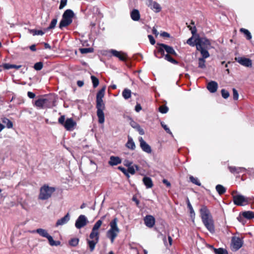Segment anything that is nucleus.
I'll use <instances>...</instances> for the list:
<instances>
[{"mask_svg": "<svg viewBox=\"0 0 254 254\" xmlns=\"http://www.w3.org/2000/svg\"><path fill=\"white\" fill-rule=\"evenodd\" d=\"M157 45L156 50L154 51V54L156 58L161 59L164 57L165 60L172 64H179V62L172 57V56L175 57L178 56L172 46L159 43L157 44Z\"/></svg>", "mask_w": 254, "mask_h": 254, "instance_id": "1", "label": "nucleus"}, {"mask_svg": "<svg viewBox=\"0 0 254 254\" xmlns=\"http://www.w3.org/2000/svg\"><path fill=\"white\" fill-rule=\"evenodd\" d=\"M105 87L102 88L96 95L97 116L98 118V123L103 124L105 122V115L104 110L105 109V105L102 98L104 97L105 91Z\"/></svg>", "mask_w": 254, "mask_h": 254, "instance_id": "2", "label": "nucleus"}, {"mask_svg": "<svg viewBox=\"0 0 254 254\" xmlns=\"http://www.w3.org/2000/svg\"><path fill=\"white\" fill-rule=\"evenodd\" d=\"M202 221L207 229L211 233L215 232L214 222L209 210L202 205L199 210Z\"/></svg>", "mask_w": 254, "mask_h": 254, "instance_id": "3", "label": "nucleus"}, {"mask_svg": "<svg viewBox=\"0 0 254 254\" xmlns=\"http://www.w3.org/2000/svg\"><path fill=\"white\" fill-rule=\"evenodd\" d=\"M196 41V50L200 52L202 57H209L210 54L208 51L212 48L210 41L205 37H201L197 35Z\"/></svg>", "mask_w": 254, "mask_h": 254, "instance_id": "4", "label": "nucleus"}, {"mask_svg": "<svg viewBox=\"0 0 254 254\" xmlns=\"http://www.w3.org/2000/svg\"><path fill=\"white\" fill-rule=\"evenodd\" d=\"M55 191V187H50L47 184H44L40 188L38 198L41 200H48L52 197Z\"/></svg>", "mask_w": 254, "mask_h": 254, "instance_id": "5", "label": "nucleus"}, {"mask_svg": "<svg viewBox=\"0 0 254 254\" xmlns=\"http://www.w3.org/2000/svg\"><path fill=\"white\" fill-rule=\"evenodd\" d=\"M118 219L117 217L114 218L110 222V229L107 231V236L109 238L111 242L113 243L115 238L117 237L118 234L120 232V229L118 227L117 223Z\"/></svg>", "mask_w": 254, "mask_h": 254, "instance_id": "6", "label": "nucleus"}, {"mask_svg": "<svg viewBox=\"0 0 254 254\" xmlns=\"http://www.w3.org/2000/svg\"><path fill=\"white\" fill-rule=\"evenodd\" d=\"M74 14L71 9H66L63 14L62 19L59 24V28L62 29L69 25L72 22Z\"/></svg>", "mask_w": 254, "mask_h": 254, "instance_id": "7", "label": "nucleus"}, {"mask_svg": "<svg viewBox=\"0 0 254 254\" xmlns=\"http://www.w3.org/2000/svg\"><path fill=\"white\" fill-rule=\"evenodd\" d=\"M58 123L64 126L68 131L73 130L76 126V123L71 118H67L65 121V116L62 115L58 119Z\"/></svg>", "mask_w": 254, "mask_h": 254, "instance_id": "8", "label": "nucleus"}, {"mask_svg": "<svg viewBox=\"0 0 254 254\" xmlns=\"http://www.w3.org/2000/svg\"><path fill=\"white\" fill-rule=\"evenodd\" d=\"M254 199V197H245L241 194L233 195V201L234 203L238 206L245 205L249 203Z\"/></svg>", "mask_w": 254, "mask_h": 254, "instance_id": "9", "label": "nucleus"}, {"mask_svg": "<svg viewBox=\"0 0 254 254\" xmlns=\"http://www.w3.org/2000/svg\"><path fill=\"white\" fill-rule=\"evenodd\" d=\"M244 243L242 238L233 237L231 240V250L236 252L239 250Z\"/></svg>", "mask_w": 254, "mask_h": 254, "instance_id": "10", "label": "nucleus"}, {"mask_svg": "<svg viewBox=\"0 0 254 254\" xmlns=\"http://www.w3.org/2000/svg\"><path fill=\"white\" fill-rule=\"evenodd\" d=\"M106 216L104 215L101 217V219L98 220L94 225L91 232L89 235V238H92L95 236L100 235L99 229L101 227L103 223V220L105 218Z\"/></svg>", "mask_w": 254, "mask_h": 254, "instance_id": "11", "label": "nucleus"}, {"mask_svg": "<svg viewBox=\"0 0 254 254\" xmlns=\"http://www.w3.org/2000/svg\"><path fill=\"white\" fill-rule=\"evenodd\" d=\"M88 222L87 218L83 215H80L77 219L75 226L77 229H81L85 226Z\"/></svg>", "mask_w": 254, "mask_h": 254, "instance_id": "12", "label": "nucleus"}, {"mask_svg": "<svg viewBox=\"0 0 254 254\" xmlns=\"http://www.w3.org/2000/svg\"><path fill=\"white\" fill-rule=\"evenodd\" d=\"M138 140L140 143V147L142 150L146 153H151L152 152L151 146L144 140L143 138L139 137Z\"/></svg>", "mask_w": 254, "mask_h": 254, "instance_id": "13", "label": "nucleus"}, {"mask_svg": "<svg viewBox=\"0 0 254 254\" xmlns=\"http://www.w3.org/2000/svg\"><path fill=\"white\" fill-rule=\"evenodd\" d=\"M241 215H242V216L243 217L246 218L248 219H251L254 218V212H252L251 211H247L243 212L242 213V214H240V215L237 217L238 220L239 221H240V222L243 223V224H244L243 219L242 217V216H241Z\"/></svg>", "mask_w": 254, "mask_h": 254, "instance_id": "14", "label": "nucleus"}, {"mask_svg": "<svg viewBox=\"0 0 254 254\" xmlns=\"http://www.w3.org/2000/svg\"><path fill=\"white\" fill-rule=\"evenodd\" d=\"M235 60L240 64L246 67H250L252 65V61L248 58L244 57L236 58Z\"/></svg>", "mask_w": 254, "mask_h": 254, "instance_id": "15", "label": "nucleus"}, {"mask_svg": "<svg viewBox=\"0 0 254 254\" xmlns=\"http://www.w3.org/2000/svg\"><path fill=\"white\" fill-rule=\"evenodd\" d=\"M90 239H91V240H87V244L89 247L90 252H93L95 249L96 245L99 242V236H95Z\"/></svg>", "mask_w": 254, "mask_h": 254, "instance_id": "16", "label": "nucleus"}, {"mask_svg": "<svg viewBox=\"0 0 254 254\" xmlns=\"http://www.w3.org/2000/svg\"><path fill=\"white\" fill-rule=\"evenodd\" d=\"M144 221L147 227L152 228L155 225V219L153 216L148 215L144 218Z\"/></svg>", "mask_w": 254, "mask_h": 254, "instance_id": "17", "label": "nucleus"}, {"mask_svg": "<svg viewBox=\"0 0 254 254\" xmlns=\"http://www.w3.org/2000/svg\"><path fill=\"white\" fill-rule=\"evenodd\" d=\"M111 53L113 56L118 58L122 61H126L127 58V55L122 52H119L115 50H112Z\"/></svg>", "mask_w": 254, "mask_h": 254, "instance_id": "18", "label": "nucleus"}, {"mask_svg": "<svg viewBox=\"0 0 254 254\" xmlns=\"http://www.w3.org/2000/svg\"><path fill=\"white\" fill-rule=\"evenodd\" d=\"M228 169L233 174H237L240 173L245 172L246 169L243 167H238L235 166H229Z\"/></svg>", "mask_w": 254, "mask_h": 254, "instance_id": "19", "label": "nucleus"}, {"mask_svg": "<svg viewBox=\"0 0 254 254\" xmlns=\"http://www.w3.org/2000/svg\"><path fill=\"white\" fill-rule=\"evenodd\" d=\"M122 163V159L118 156H111L108 164L111 166H116Z\"/></svg>", "mask_w": 254, "mask_h": 254, "instance_id": "20", "label": "nucleus"}, {"mask_svg": "<svg viewBox=\"0 0 254 254\" xmlns=\"http://www.w3.org/2000/svg\"><path fill=\"white\" fill-rule=\"evenodd\" d=\"M218 83L214 81H211L207 85V88L211 93H215L218 89Z\"/></svg>", "mask_w": 254, "mask_h": 254, "instance_id": "21", "label": "nucleus"}, {"mask_svg": "<svg viewBox=\"0 0 254 254\" xmlns=\"http://www.w3.org/2000/svg\"><path fill=\"white\" fill-rule=\"evenodd\" d=\"M47 101V99L40 98L35 101L34 105L39 109H43Z\"/></svg>", "mask_w": 254, "mask_h": 254, "instance_id": "22", "label": "nucleus"}, {"mask_svg": "<svg viewBox=\"0 0 254 254\" xmlns=\"http://www.w3.org/2000/svg\"><path fill=\"white\" fill-rule=\"evenodd\" d=\"M69 214L68 213H67L64 217L58 220V221L56 222V226L65 224L69 220Z\"/></svg>", "mask_w": 254, "mask_h": 254, "instance_id": "23", "label": "nucleus"}, {"mask_svg": "<svg viewBox=\"0 0 254 254\" xmlns=\"http://www.w3.org/2000/svg\"><path fill=\"white\" fill-rule=\"evenodd\" d=\"M142 181L147 189L151 188L153 186V182L151 179L149 177L145 176L143 177Z\"/></svg>", "mask_w": 254, "mask_h": 254, "instance_id": "24", "label": "nucleus"}, {"mask_svg": "<svg viewBox=\"0 0 254 254\" xmlns=\"http://www.w3.org/2000/svg\"><path fill=\"white\" fill-rule=\"evenodd\" d=\"M126 146L128 148L131 150H134L135 149V144L132 138L129 136H128L127 137V141L126 144Z\"/></svg>", "mask_w": 254, "mask_h": 254, "instance_id": "25", "label": "nucleus"}, {"mask_svg": "<svg viewBox=\"0 0 254 254\" xmlns=\"http://www.w3.org/2000/svg\"><path fill=\"white\" fill-rule=\"evenodd\" d=\"M31 233H38L40 236L44 237L47 238L49 234H48L47 231L45 229H43L42 228H39L35 230H33L31 231Z\"/></svg>", "mask_w": 254, "mask_h": 254, "instance_id": "26", "label": "nucleus"}, {"mask_svg": "<svg viewBox=\"0 0 254 254\" xmlns=\"http://www.w3.org/2000/svg\"><path fill=\"white\" fill-rule=\"evenodd\" d=\"M130 17L134 21H138L140 17L139 11L137 9H134L130 12Z\"/></svg>", "mask_w": 254, "mask_h": 254, "instance_id": "27", "label": "nucleus"}, {"mask_svg": "<svg viewBox=\"0 0 254 254\" xmlns=\"http://www.w3.org/2000/svg\"><path fill=\"white\" fill-rule=\"evenodd\" d=\"M1 66L4 69H9L10 68H15L16 69H18L22 66L21 65H15V64H12L8 63H5L1 65Z\"/></svg>", "mask_w": 254, "mask_h": 254, "instance_id": "28", "label": "nucleus"}, {"mask_svg": "<svg viewBox=\"0 0 254 254\" xmlns=\"http://www.w3.org/2000/svg\"><path fill=\"white\" fill-rule=\"evenodd\" d=\"M150 8L156 13L159 12L161 10L160 5L156 1H152Z\"/></svg>", "mask_w": 254, "mask_h": 254, "instance_id": "29", "label": "nucleus"}, {"mask_svg": "<svg viewBox=\"0 0 254 254\" xmlns=\"http://www.w3.org/2000/svg\"><path fill=\"white\" fill-rule=\"evenodd\" d=\"M216 190L219 195H222L226 191V189L221 185H217L216 186Z\"/></svg>", "mask_w": 254, "mask_h": 254, "instance_id": "30", "label": "nucleus"}, {"mask_svg": "<svg viewBox=\"0 0 254 254\" xmlns=\"http://www.w3.org/2000/svg\"><path fill=\"white\" fill-rule=\"evenodd\" d=\"M240 31L241 33H243L244 34H245L246 38L247 40H250L252 39V35H251L250 32L248 30L243 28H242L240 29Z\"/></svg>", "mask_w": 254, "mask_h": 254, "instance_id": "31", "label": "nucleus"}, {"mask_svg": "<svg viewBox=\"0 0 254 254\" xmlns=\"http://www.w3.org/2000/svg\"><path fill=\"white\" fill-rule=\"evenodd\" d=\"M122 95L125 99H128L131 97V90L127 88L125 89L122 92Z\"/></svg>", "mask_w": 254, "mask_h": 254, "instance_id": "32", "label": "nucleus"}, {"mask_svg": "<svg viewBox=\"0 0 254 254\" xmlns=\"http://www.w3.org/2000/svg\"><path fill=\"white\" fill-rule=\"evenodd\" d=\"M46 238L48 240L50 245L52 246H59L60 245L61 243L60 241H54L53 240V237L51 236H50V235Z\"/></svg>", "mask_w": 254, "mask_h": 254, "instance_id": "33", "label": "nucleus"}, {"mask_svg": "<svg viewBox=\"0 0 254 254\" xmlns=\"http://www.w3.org/2000/svg\"><path fill=\"white\" fill-rule=\"evenodd\" d=\"M1 121L3 124H6V127L8 128H10L13 127V123L8 118H3L1 119Z\"/></svg>", "mask_w": 254, "mask_h": 254, "instance_id": "34", "label": "nucleus"}, {"mask_svg": "<svg viewBox=\"0 0 254 254\" xmlns=\"http://www.w3.org/2000/svg\"><path fill=\"white\" fill-rule=\"evenodd\" d=\"M28 30L29 33L32 34L33 36L43 35L45 33V32L41 30L29 29Z\"/></svg>", "mask_w": 254, "mask_h": 254, "instance_id": "35", "label": "nucleus"}, {"mask_svg": "<svg viewBox=\"0 0 254 254\" xmlns=\"http://www.w3.org/2000/svg\"><path fill=\"white\" fill-rule=\"evenodd\" d=\"M187 43L191 47L196 46L197 45L196 38L193 40V36L188 39L187 41Z\"/></svg>", "mask_w": 254, "mask_h": 254, "instance_id": "36", "label": "nucleus"}, {"mask_svg": "<svg viewBox=\"0 0 254 254\" xmlns=\"http://www.w3.org/2000/svg\"><path fill=\"white\" fill-rule=\"evenodd\" d=\"M57 18H54L52 20V21H51L49 26L47 28L45 29V31H49V30H50L51 29L55 28V27H56V25L57 24Z\"/></svg>", "mask_w": 254, "mask_h": 254, "instance_id": "37", "label": "nucleus"}, {"mask_svg": "<svg viewBox=\"0 0 254 254\" xmlns=\"http://www.w3.org/2000/svg\"><path fill=\"white\" fill-rule=\"evenodd\" d=\"M207 58H204L202 57V58H199L198 59V67L201 68H204L206 67L205 65V59Z\"/></svg>", "mask_w": 254, "mask_h": 254, "instance_id": "38", "label": "nucleus"}, {"mask_svg": "<svg viewBox=\"0 0 254 254\" xmlns=\"http://www.w3.org/2000/svg\"><path fill=\"white\" fill-rule=\"evenodd\" d=\"M79 240L78 238H73L69 241V245L72 247H76L78 245Z\"/></svg>", "mask_w": 254, "mask_h": 254, "instance_id": "39", "label": "nucleus"}, {"mask_svg": "<svg viewBox=\"0 0 254 254\" xmlns=\"http://www.w3.org/2000/svg\"><path fill=\"white\" fill-rule=\"evenodd\" d=\"M187 203L188 208L190 210V216L192 217V215L194 216L195 215L194 211L193 209L192 206H191L188 197L187 198Z\"/></svg>", "mask_w": 254, "mask_h": 254, "instance_id": "40", "label": "nucleus"}, {"mask_svg": "<svg viewBox=\"0 0 254 254\" xmlns=\"http://www.w3.org/2000/svg\"><path fill=\"white\" fill-rule=\"evenodd\" d=\"M215 254H228L227 251L223 248H218L214 249Z\"/></svg>", "mask_w": 254, "mask_h": 254, "instance_id": "41", "label": "nucleus"}, {"mask_svg": "<svg viewBox=\"0 0 254 254\" xmlns=\"http://www.w3.org/2000/svg\"><path fill=\"white\" fill-rule=\"evenodd\" d=\"M79 51L82 54H87L93 52V49L92 48H80Z\"/></svg>", "mask_w": 254, "mask_h": 254, "instance_id": "42", "label": "nucleus"}, {"mask_svg": "<svg viewBox=\"0 0 254 254\" xmlns=\"http://www.w3.org/2000/svg\"><path fill=\"white\" fill-rule=\"evenodd\" d=\"M91 79L93 83V86L94 88L97 87L99 83V79L94 75H91Z\"/></svg>", "mask_w": 254, "mask_h": 254, "instance_id": "43", "label": "nucleus"}, {"mask_svg": "<svg viewBox=\"0 0 254 254\" xmlns=\"http://www.w3.org/2000/svg\"><path fill=\"white\" fill-rule=\"evenodd\" d=\"M190 180L192 183L197 186H200L201 185V183L199 182L197 178H194L193 176H190Z\"/></svg>", "mask_w": 254, "mask_h": 254, "instance_id": "44", "label": "nucleus"}, {"mask_svg": "<svg viewBox=\"0 0 254 254\" xmlns=\"http://www.w3.org/2000/svg\"><path fill=\"white\" fill-rule=\"evenodd\" d=\"M43 67V64L41 62L36 63V64H35L34 65V68L36 70H40L41 69H42Z\"/></svg>", "mask_w": 254, "mask_h": 254, "instance_id": "45", "label": "nucleus"}, {"mask_svg": "<svg viewBox=\"0 0 254 254\" xmlns=\"http://www.w3.org/2000/svg\"><path fill=\"white\" fill-rule=\"evenodd\" d=\"M168 108L165 105H162L159 107V111L162 114H165L168 111Z\"/></svg>", "mask_w": 254, "mask_h": 254, "instance_id": "46", "label": "nucleus"}, {"mask_svg": "<svg viewBox=\"0 0 254 254\" xmlns=\"http://www.w3.org/2000/svg\"><path fill=\"white\" fill-rule=\"evenodd\" d=\"M221 92L222 96L224 99L228 98L230 96L229 92L228 91H227L226 90H225V89H222L221 91Z\"/></svg>", "mask_w": 254, "mask_h": 254, "instance_id": "47", "label": "nucleus"}, {"mask_svg": "<svg viewBox=\"0 0 254 254\" xmlns=\"http://www.w3.org/2000/svg\"><path fill=\"white\" fill-rule=\"evenodd\" d=\"M161 125L162 127L164 129V130L166 131L167 133H168L170 134H171V135L172 134V133L171 131L169 128L167 127V125L164 124V123L163 122L161 123Z\"/></svg>", "mask_w": 254, "mask_h": 254, "instance_id": "48", "label": "nucleus"}, {"mask_svg": "<svg viewBox=\"0 0 254 254\" xmlns=\"http://www.w3.org/2000/svg\"><path fill=\"white\" fill-rule=\"evenodd\" d=\"M233 96L234 100H237L239 97V94L235 88H233Z\"/></svg>", "mask_w": 254, "mask_h": 254, "instance_id": "49", "label": "nucleus"}, {"mask_svg": "<svg viewBox=\"0 0 254 254\" xmlns=\"http://www.w3.org/2000/svg\"><path fill=\"white\" fill-rule=\"evenodd\" d=\"M188 27L191 31V34H192V35L194 36L196 34V31H197L196 27L195 26H194L193 27H192L190 25H188Z\"/></svg>", "mask_w": 254, "mask_h": 254, "instance_id": "50", "label": "nucleus"}, {"mask_svg": "<svg viewBox=\"0 0 254 254\" xmlns=\"http://www.w3.org/2000/svg\"><path fill=\"white\" fill-rule=\"evenodd\" d=\"M127 172L128 173H129L131 175H134L135 173V169L134 168V166H129V167H128Z\"/></svg>", "mask_w": 254, "mask_h": 254, "instance_id": "51", "label": "nucleus"}, {"mask_svg": "<svg viewBox=\"0 0 254 254\" xmlns=\"http://www.w3.org/2000/svg\"><path fill=\"white\" fill-rule=\"evenodd\" d=\"M67 3V0H61L60 4L59 6V9H63Z\"/></svg>", "mask_w": 254, "mask_h": 254, "instance_id": "52", "label": "nucleus"}, {"mask_svg": "<svg viewBox=\"0 0 254 254\" xmlns=\"http://www.w3.org/2000/svg\"><path fill=\"white\" fill-rule=\"evenodd\" d=\"M118 168L119 170L121 171L126 176H129L127 170L125 168L122 166H119Z\"/></svg>", "mask_w": 254, "mask_h": 254, "instance_id": "53", "label": "nucleus"}, {"mask_svg": "<svg viewBox=\"0 0 254 254\" xmlns=\"http://www.w3.org/2000/svg\"><path fill=\"white\" fill-rule=\"evenodd\" d=\"M148 37L150 44L152 45H154L155 44V40L154 39V37L151 35H148Z\"/></svg>", "mask_w": 254, "mask_h": 254, "instance_id": "54", "label": "nucleus"}, {"mask_svg": "<svg viewBox=\"0 0 254 254\" xmlns=\"http://www.w3.org/2000/svg\"><path fill=\"white\" fill-rule=\"evenodd\" d=\"M130 125L134 128H136L138 125H139L138 124H137L136 122L134 121L133 120H131L130 122Z\"/></svg>", "mask_w": 254, "mask_h": 254, "instance_id": "55", "label": "nucleus"}, {"mask_svg": "<svg viewBox=\"0 0 254 254\" xmlns=\"http://www.w3.org/2000/svg\"><path fill=\"white\" fill-rule=\"evenodd\" d=\"M135 129L138 131L140 135H143L144 134V130L140 127V125H138Z\"/></svg>", "mask_w": 254, "mask_h": 254, "instance_id": "56", "label": "nucleus"}, {"mask_svg": "<svg viewBox=\"0 0 254 254\" xmlns=\"http://www.w3.org/2000/svg\"><path fill=\"white\" fill-rule=\"evenodd\" d=\"M27 96L29 98L33 99L35 97L36 95H35V93H34L32 92H30V91H28L27 92Z\"/></svg>", "mask_w": 254, "mask_h": 254, "instance_id": "57", "label": "nucleus"}, {"mask_svg": "<svg viewBox=\"0 0 254 254\" xmlns=\"http://www.w3.org/2000/svg\"><path fill=\"white\" fill-rule=\"evenodd\" d=\"M142 109V107L140 104L137 103L135 107V110L137 112H139Z\"/></svg>", "mask_w": 254, "mask_h": 254, "instance_id": "58", "label": "nucleus"}, {"mask_svg": "<svg viewBox=\"0 0 254 254\" xmlns=\"http://www.w3.org/2000/svg\"><path fill=\"white\" fill-rule=\"evenodd\" d=\"M160 35L163 37L170 38V34L166 32H163Z\"/></svg>", "mask_w": 254, "mask_h": 254, "instance_id": "59", "label": "nucleus"}, {"mask_svg": "<svg viewBox=\"0 0 254 254\" xmlns=\"http://www.w3.org/2000/svg\"><path fill=\"white\" fill-rule=\"evenodd\" d=\"M132 164V162L131 161H129L128 160H125L124 162V165L126 167H129V166H131V164Z\"/></svg>", "mask_w": 254, "mask_h": 254, "instance_id": "60", "label": "nucleus"}, {"mask_svg": "<svg viewBox=\"0 0 254 254\" xmlns=\"http://www.w3.org/2000/svg\"><path fill=\"white\" fill-rule=\"evenodd\" d=\"M162 182H163V184H164L166 185L167 187H171V184L167 180L163 179Z\"/></svg>", "mask_w": 254, "mask_h": 254, "instance_id": "61", "label": "nucleus"}, {"mask_svg": "<svg viewBox=\"0 0 254 254\" xmlns=\"http://www.w3.org/2000/svg\"><path fill=\"white\" fill-rule=\"evenodd\" d=\"M77 85L78 87H82L84 85V81L82 80H78L77 81Z\"/></svg>", "mask_w": 254, "mask_h": 254, "instance_id": "62", "label": "nucleus"}, {"mask_svg": "<svg viewBox=\"0 0 254 254\" xmlns=\"http://www.w3.org/2000/svg\"><path fill=\"white\" fill-rule=\"evenodd\" d=\"M44 47L45 49H51V46L47 43H44Z\"/></svg>", "mask_w": 254, "mask_h": 254, "instance_id": "63", "label": "nucleus"}, {"mask_svg": "<svg viewBox=\"0 0 254 254\" xmlns=\"http://www.w3.org/2000/svg\"><path fill=\"white\" fill-rule=\"evenodd\" d=\"M30 49L32 51H36V45H32L30 47Z\"/></svg>", "mask_w": 254, "mask_h": 254, "instance_id": "64", "label": "nucleus"}]
</instances>
